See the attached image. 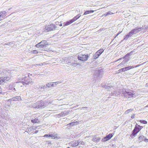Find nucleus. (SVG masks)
Returning <instances> with one entry per match:
<instances>
[{
  "instance_id": "1",
  "label": "nucleus",
  "mask_w": 148,
  "mask_h": 148,
  "mask_svg": "<svg viewBox=\"0 0 148 148\" xmlns=\"http://www.w3.org/2000/svg\"><path fill=\"white\" fill-rule=\"evenodd\" d=\"M123 97L126 98H129L134 97V92L132 90L123 88L122 91Z\"/></svg>"
},
{
  "instance_id": "2",
  "label": "nucleus",
  "mask_w": 148,
  "mask_h": 148,
  "mask_svg": "<svg viewBox=\"0 0 148 148\" xmlns=\"http://www.w3.org/2000/svg\"><path fill=\"white\" fill-rule=\"evenodd\" d=\"M22 82H19L18 83V84L22 83L23 85L25 84H32L33 83L32 82V81L31 79L29 78V77H25L23 79H22Z\"/></svg>"
},
{
  "instance_id": "3",
  "label": "nucleus",
  "mask_w": 148,
  "mask_h": 148,
  "mask_svg": "<svg viewBox=\"0 0 148 148\" xmlns=\"http://www.w3.org/2000/svg\"><path fill=\"white\" fill-rule=\"evenodd\" d=\"M139 125L136 124L134 128V129L132 132V133L130 135V136L132 138H134L137 134L140 131V129H139L138 127Z\"/></svg>"
},
{
  "instance_id": "4",
  "label": "nucleus",
  "mask_w": 148,
  "mask_h": 148,
  "mask_svg": "<svg viewBox=\"0 0 148 148\" xmlns=\"http://www.w3.org/2000/svg\"><path fill=\"white\" fill-rule=\"evenodd\" d=\"M48 43L46 40H42L40 42L35 45V47L37 48H41L43 47H47L48 45Z\"/></svg>"
},
{
  "instance_id": "5",
  "label": "nucleus",
  "mask_w": 148,
  "mask_h": 148,
  "mask_svg": "<svg viewBox=\"0 0 148 148\" xmlns=\"http://www.w3.org/2000/svg\"><path fill=\"white\" fill-rule=\"evenodd\" d=\"M56 28V26L54 24H51L45 27V29L47 32L53 31Z\"/></svg>"
},
{
  "instance_id": "6",
  "label": "nucleus",
  "mask_w": 148,
  "mask_h": 148,
  "mask_svg": "<svg viewBox=\"0 0 148 148\" xmlns=\"http://www.w3.org/2000/svg\"><path fill=\"white\" fill-rule=\"evenodd\" d=\"M88 57V54L86 55L80 54L78 55V59L79 60H80L83 61H86L87 60Z\"/></svg>"
},
{
  "instance_id": "7",
  "label": "nucleus",
  "mask_w": 148,
  "mask_h": 148,
  "mask_svg": "<svg viewBox=\"0 0 148 148\" xmlns=\"http://www.w3.org/2000/svg\"><path fill=\"white\" fill-rule=\"evenodd\" d=\"M143 28L140 27L138 28L135 29L131 30L130 32V33L132 36L133 34L138 33L140 31H141L143 29Z\"/></svg>"
},
{
  "instance_id": "8",
  "label": "nucleus",
  "mask_w": 148,
  "mask_h": 148,
  "mask_svg": "<svg viewBox=\"0 0 148 148\" xmlns=\"http://www.w3.org/2000/svg\"><path fill=\"white\" fill-rule=\"evenodd\" d=\"M113 136L112 134H110L108 135H107L104 138L102 139L101 141L102 142H104L110 140Z\"/></svg>"
},
{
  "instance_id": "9",
  "label": "nucleus",
  "mask_w": 148,
  "mask_h": 148,
  "mask_svg": "<svg viewBox=\"0 0 148 148\" xmlns=\"http://www.w3.org/2000/svg\"><path fill=\"white\" fill-rule=\"evenodd\" d=\"M36 108H44L43 107V104L42 103V102L40 101H38L36 103Z\"/></svg>"
},
{
  "instance_id": "10",
  "label": "nucleus",
  "mask_w": 148,
  "mask_h": 148,
  "mask_svg": "<svg viewBox=\"0 0 148 148\" xmlns=\"http://www.w3.org/2000/svg\"><path fill=\"white\" fill-rule=\"evenodd\" d=\"M79 143V140L78 141L75 140L71 142L70 143V144L72 147H75L78 145Z\"/></svg>"
},
{
  "instance_id": "11",
  "label": "nucleus",
  "mask_w": 148,
  "mask_h": 148,
  "mask_svg": "<svg viewBox=\"0 0 148 148\" xmlns=\"http://www.w3.org/2000/svg\"><path fill=\"white\" fill-rule=\"evenodd\" d=\"M15 84H10L9 86V90H11V92L12 91H16V89L14 88Z\"/></svg>"
},
{
  "instance_id": "12",
  "label": "nucleus",
  "mask_w": 148,
  "mask_h": 148,
  "mask_svg": "<svg viewBox=\"0 0 148 148\" xmlns=\"http://www.w3.org/2000/svg\"><path fill=\"white\" fill-rule=\"evenodd\" d=\"M36 128L34 127H27L25 132L29 133H30V132L32 133V132L34 130H36Z\"/></svg>"
},
{
  "instance_id": "13",
  "label": "nucleus",
  "mask_w": 148,
  "mask_h": 148,
  "mask_svg": "<svg viewBox=\"0 0 148 148\" xmlns=\"http://www.w3.org/2000/svg\"><path fill=\"white\" fill-rule=\"evenodd\" d=\"M132 51L130 53H127L125 56H124L123 57V59H125V60H129L130 57L132 55Z\"/></svg>"
},
{
  "instance_id": "14",
  "label": "nucleus",
  "mask_w": 148,
  "mask_h": 148,
  "mask_svg": "<svg viewBox=\"0 0 148 148\" xmlns=\"http://www.w3.org/2000/svg\"><path fill=\"white\" fill-rule=\"evenodd\" d=\"M11 101H17L21 100V98L20 96H16L15 97H13L10 99Z\"/></svg>"
},
{
  "instance_id": "15",
  "label": "nucleus",
  "mask_w": 148,
  "mask_h": 148,
  "mask_svg": "<svg viewBox=\"0 0 148 148\" xmlns=\"http://www.w3.org/2000/svg\"><path fill=\"white\" fill-rule=\"evenodd\" d=\"M44 137H51V138H57V136L56 135L53 134H45L44 136Z\"/></svg>"
},
{
  "instance_id": "16",
  "label": "nucleus",
  "mask_w": 148,
  "mask_h": 148,
  "mask_svg": "<svg viewBox=\"0 0 148 148\" xmlns=\"http://www.w3.org/2000/svg\"><path fill=\"white\" fill-rule=\"evenodd\" d=\"M6 12L3 11L0 12V21L3 18V17L6 15Z\"/></svg>"
},
{
  "instance_id": "17",
  "label": "nucleus",
  "mask_w": 148,
  "mask_h": 148,
  "mask_svg": "<svg viewBox=\"0 0 148 148\" xmlns=\"http://www.w3.org/2000/svg\"><path fill=\"white\" fill-rule=\"evenodd\" d=\"M2 78L5 83L7 81H9L11 77V76H8L2 77Z\"/></svg>"
},
{
  "instance_id": "18",
  "label": "nucleus",
  "mask_w": 148,
  "mask_h": 148,
  "mask_svg": "<svg viewBox=\"0 0 148 148\" xmlns=\"http://www.w3.org/2000/svg\"><path fill=\"white\" fill-rule=\"evenodd\" d=\"M120 93L119 91H113V92L111 93L110 95L116 96L119 95Z\"/></svg>"
},
{
  "instance_id": "19",
  "label": "nucleus",
  "mask_w": 148,
  "mask_h": 148,
  "mask_svg": "<svg viewBox=\"0 0 148 148\" xmlns=\"http://www.w3.org/2000/svg\"><path fill=\"white\" fill-rule=\"evenodd\" d=\"M79 122L77 121H75L74 122H72L70 123H69L67 125L68 126L69 125H70L71 126H73L74 125H77L79 124Z\"/></svg>"
},
{
  "instance_id": "20",
  "label": "nucleus",
  "mask_w": 148,
  "mask_h": 148,
  "mask_svg": "<svg viewBox=\"0 0 148 148\" xmlns=\"http://www.w3.org/2000/svg\"><path fill=\"white\" fill-rule=\"evenodd\" d=\"M72 19L66 22V23H64L63 25V26H65L69 25L71 24L73 22V21Z\"/></svg>"
},
{
  "instance_id": "21",
  "label": "nucleus",
  "mask_w": 148,
  "mask_h": 148,
  "mask_svg": "<svg viewBox=\"0 0 148 148\" xmlns=\"http://www.w3.org/2000/svg\"><path fill=\"white\" fill-rule=\"evenodd\" d=\"M69 111H65L61 113V114L62 115V116H64L67 115L69 113Z\"/></svg>"
},
{
  "instance_id": "22",
  "label": "nucleus",
  "mask_w": 148,
  "mask_h": 148,
  "mask_svg": "<svg viewBox=\"0 0 148 148\" xmlns=\"http://www.w3.org/2000/svg\"><path fill=\"white\" fill-rule=\"evenodd\" d=\"M31 122L33 123H38L39 122V119L37 118H36L34 119L31 120Z\"/></svg>"
},
{
  "instance_id": "23",
  "label": "nucleus",
  "mask_w": 148,
  "mask_h": 148,
  "mask_svg": "<svg viewBox=\"0 0 148 148\" xmlns=\"http://www.w3.org/2000/svg\"><path fill=\"white\" fill-rule=\"evenodd\" d=\"M101 139V138H93L92 140L94 142H99Z\"/></svg>"
},
{
  "instance_id": "24",
  "label": "nucleus",
  "mask_w": 148,
  "mask_h": 148,
  "mask_svg": "<svg viewBox=\"0 0 148 148\" xmlns=\"http://www.w3.org/2000/svg\"><path fill=\"white\" fill-rule=\"evenodd\" d=\"M99 54L97 53V51L93 56V57L94 59H97L100 56Z\"/></svg>"
},
{
  "instance_id": "25",
  "label": "nucleus",
  "mask_w": 148,
  "mask_h": 148,
  "mask_svg": "<svg viewBox=\"0 0 148 148\" xmlns=\"http://www.w3.org/2000/svg\"><path fill=\"white\" fill-rule=\"evenodd\" d=\"M132 36L130 34V32H129L124 37L123 40H127L128 38Z\"/></svg>"
},
{
  "instance_id": "26",
  "label": "nucleus",
  "mask_w": 148,
  "mask_h": 148,
  "mask_svg": "<svg viewBox=\"0 0 148 148\" xmlns=\"http://www.w3.org/2000/svg\"><path fill=\"white\" fill-rule=\"evenodd\" d=\"M54 83L53 82H50L48 83L47 84H46V86L47 87H50L51 86H54Z\"/></svg>"
},
{
  "instance_id": "27",
  "label": "nucleus",
  "mask_w": 148,
  "mask_h": 148,
  "mask_svg": "<svg viewBox=\"0 0 148 148\" xmlns=\"http://www.w3.org/2000/svg\"><path fill=\"white\" fill-rule=\"evenodd\" d=\"M127 71V70L126 67H125V68H122V69L119 70V72H125Z\"/></svg>"
},
{
  "instance_id": "28",
  "label": "nucleus",
  "mask_w": 148,
  "mask_h": 148,
  "mask_svg": "<svg viewBox=\"0 0 148 148\" xmlns=\"http://www.w3.org/2000/svg\"><path fill=\"white\" fill-rule=\"evenodd\" d=\"M80 16H79V15H77L76 16L74 17L72 20H73L72 21H73V22L76 20Z\"/></svg>"
},
{
  "instance_id": "29",
  "label": "nucleus",
  "mask_w": 148,
  "mask_h": 148,
  "mask_svg": "<svg viewBox=\"0 0 148 148\" xmlns=\"http://www.w3.org/2000/svg\"><path fill=\"white\" fill-rule=\"evenodd\" d=\"M2 108H1V106H0V116L3 119H5V117H3V114L2 113Z\"/></svg>"
},
{
  "instance_id": "30",
  "label": "nucleus",
  "mask_w": 148,
  "mask_h": 148,
  "mask_svg": "<svg viewBox=\"0 0 148 148\" xmlns=\"http://www.w3.org/2000/svg\"><path fill=\"white\" fill-rule=\"evenodd\" d=\"M104 51V50L103 49H99L97 51V53L99 54V55H100L101 53Z\"/></svg>"
},
{
  "instance_id": "31",
  "label": "nucleus",
  "mask_w": 148,
  "mask_h": 148,
  "mask_svg": "<svg viewBox=\"0 0 148 148\" xmlns=\"http://www.w3.org/2000/svg\"><path fill=\"white\" fill-rule=\"evenodd\" d=\"M68 64L69 65H71L72 66H77V65H78L79 64H77V63H71L70 62H68Z\"/></svg>"
},
{
  "instance_id": "32",
  "label": "nucleus",
  "mask_w": 148,
  "mask_h": 148,
  "mask_svg": "<svg viewBox=\"0 0 148 148\" xmlns=\"http://www.w3.org/2000/svg\"><path fill=\"white\" fill-rule=\"evenodd\" d=\"M137 67V66H129L128 67H126V68L127 71V70H129L130 69H132L134 68L135 67Z\"/></svg>"
},
{
  "instance_id": "33",
  "label": "nucleus",
  "mask_w": 148,
  "mask_h": 148,
  "mask_svg": "<svg viewBox=\"0 0 148 148\" xmlns=\"http://www.w3.org/2000/svg\"><path fill=\"white\" fill-rule=\"evenodd\" d=\"M133 110V109H130L127 110L125 112V114H128L129 113L132 112Z\"/></svg>"
},
{
  "instance_id": "34",
  "label": "nucleus",
  "mask_w": 148,
  "mask_h": 148,
  "mask_svg": "<svg viewBox=\"0 0 148 148\" xmlns=\"http://www.w3.org/2000/svg\"><path fill=\"white\" fill-rule=\"evenodd\" d=\"M5 83L2 77H0V85L3 84Z\"/></svg>"
},
{
  "instance_id": "35",
  "label": "nucleus",
  "mask_w": 148,
  "mask_h": 148,
  "mask_svg": "<svg viewBox=\"0 0 148 148\" xmlns=\"http://www.w3.org/2000/svg\"><path fill=\"white\" fill-rule=\"evenodd\" d=\"M113 14V13H112L110 11H109L108 12L106 13V14L105 16H107L111 15Z\"/></svg>"
},
{
  "instance_id": "36",
  "label": "nucleus",
  "mask_w": 148,
  "mask_h": 148,
  "mask_svg": "<svg viewBox=\"0 0 148 148\" xmlns=\"http://www.w3.org/2000/svg\"><path fill=\"white\" fill-rule=\"evenodd\" d=\"M36 103H34V104H31V105L30 106V107L31 108H36Z\"/></svg>"
},
{
  "instance_id": "37",
  "label": "nucleus",
  "mask_w": 148,
  "mask_h": 148,
  "mask_svg": "<svg viewBox=\"0 0 148 148\" xmlns=\"http://www.w3.org/2000/svg\"><path fill=\"white\" fill-rule=\"evenodd\" d=\"M140 122L141 123L144 124H146L147 123V121L145 120H140Z\"/></svg>"
},
{
  "instance_id": "38",
  "label": "nucleus",
  "mask_w": 148,
  "mask_h": 148,
  "mask_svg": "<svg viewBox=\"0 0 148 148\" xmlns=\"http://www.w3.org/2000/svg\"><path fill=\"white\" fill-rule=\"evenodd\" d=\"M45 64V63L43 62L42 63L40 64H36V65H35L36 66H41L42 65H44Z\"/></svg>"
},
{
  "instance_id": "39",
  "label": "nucleus",
  "mask_w": 148,
  "mask_h": 148,
  "mask_svg": "<svg viewBox=\"0 0 148 148\" xmlns=\"http://www.w3.org/2000/svg\"><path fill=\"white\" fill-rule=\"evenodd\" d=\"M124 60H123V61L122 62L124 64L126 63L129 60H125V59H124Z\"/></svg>"
},
{
  "instance_id": "40",
  "label": "nucleus",
  "mask_w": 148,
  "mask_h": 148,
  "mask_svg": "<svg viewBox=\"0 0 148 148\" xmlns=\"http://www.w3.org/2000/svg\"><path fill=\"white\" fill-rule=\"evenodd\" d=\"M112 87V86L111 87L110 86H108L106 85H105L104 86H103V87L106 89H109Z\"/></svg>"
},
{
  "instance_id": "41",
  "label": "nucleus",
  "mask_w": 148,
  "mask_h": 148,
  "mask_svg": "<svg viewBox=\"0 0 148 148\" xmlns=\"http://www.w3.org/2000/svg\"><path fill=\"white\" fill-rule=\"evenodd\" d=\"M54 83V84H55V86H56L57 85H58L59 83H61L62 82H61V81H58V82H55Z\"/></svg>"
},
{
  "instance_id": "42",
  "label": "nucleus",
  "mask_w": 148,
  "mask_h": 148,
  "mask_svg": "<svg viewBox=\"0 0 148 148\" xmlns=\"http://www.w3.org/2000/svg\"><path fill=\"white\" fill-rule=\"evenodd\" d=\"M33 53L34 54H37L38 53V51L36 50H33L32 51Z\"/></svg>"
},
{
  "instance_id": "43",
  "label": "nucleus",
  "mask_w": 148,
  "mask_h": 148,
  "mask_svg": "<svg viewBox=\"0 0 148 148\" xmlns=\"http://www.w3.org/2000/svg\"><path fill=\"white\" fill-rule=\"evenodd\" d=\"M144 138V136L143 135H142L141 136H140L138 137V139L139 140H143V138Z\"/></svg>"
},
{
  "instance_id": "44",
  "label": "nucleus",
  "mask_w": 148,
  "mask_h": 148,
  "mask_svg": "<svg viewBox=\"0 0 148 148\" xmlns=\"http://www.w3.org/2000/svg\"><path fill=\"white\" fill-rule=\"evenodd\" d=\"M89 13H90V11H87L84 12V14L86 15Z\"/></svg>"
},
{
  "instance_id": "45",
  "label": "nucleus",
  "mask_w": 148,
  "mask_h": 148,
  "mask_svg": "<svg viewBox=\"0 0 148 148\" xmlns=\"http://www.w3.org/2000/svg\"><path fill=\"white\" fill-rule=\"evenodd\" d=\"M124 65V64L122 62L121 63L119 64L118 65V67H120V66H121L122 65Z\"/></svg>"
},
{
  "instance_id": "46",
  "label": "nucleus",
  "mask_w": 148,
  "mask_h": 148,
  "mask_svg": "<svg viewBox=\"0 0 148 148\" xmlns=\"http://www.w3.org/2000/svg\"><path fill=\"white\" fill-rule=\"evenodd\" d=\"M57 115L58 118H60L62 116V115L61 114V113L59 114H58Z\"/></svg>"
},
{
  "instance_id": "47",
  "label": "nucleus",
  "mask_w": 148,
  "mask_h": 148,
  "mask_svg": "<svg viewBox=\"0 0 148 148\" xmlns=\"http://www.w3.org/2000/svg\"><path fill=\"white\" fill-rule=\"evenodd\" d=\"M12 44V43L11 42H8L7 43H5V44L3 45H11Z\"/></svg>"
},
{
  "instance_id": "48",
  "label": "nucleus",
  "mask_w": 148,
  "mask_h": 148,
  "mask_svg": "<svg viewBox=\"0 0 148 148\" xmlns=\"http://www.w3.org/2000/svg\"><path fill=\"white\" fill-rule=\"evenodd\" d=\"M79 141L80 142V143H79V144H81V145H83L84 144V143L83 141H79Z\"/></svg>"
},
{
  "instance_id": "49",
  "label": "nucleus",
  "mask_w": 148,
  "mask_h": 148,
  "mask_svg": "<svg viewBox=\"0 0 148 148\" xmlns=\"http://www.w3.org/2000/svg\"><path fill=\"white\" fill-rule=\"evenodd\" d=\"M138 127H139V129H140V130L143 128V127L140 126V125H139Z\"/></svg>"
},
{
  "instance_id": "50",
  "label": "nucleus",
  "mask_w": 148,
  "mask_h": 148,
  "mask_svg": "<svg viewBox=\"0 0 148 148\" xmlns=\"http://www.w3.org/2000/svg\"><path fill=\"white\" fill-rule=\"evenodd\" d=\"M134 116H135V114H133L131 116V118H132V119H133L134 118Z\"/></svg>"
},
{
  "instance_id": "51",
  "label": "nucleus",
  "mask_w": 148,
  "mask_h": 148,
  "mask_svg": "<svg viewBox=\"0 0 148 148\" xmlns=\"http://www.w3.org/2000/svg\"><path fill=\"white\" fill-rule=\"evenodd\" d=\"M123 59V58H120L119 59H118L116 61H119V60H122V59Z\"/></svg>"
},
{
  "instance_id": "52",
  "label": "nucleus",
  "mask_w": 148,
  "mask_h": 148,
  "mask_svg": "<svg viewBox=\"0 0 148 148\" xmlns=\"http://www.w3.org/2000/svg\"><path fill=\"white\" fill-rule=\"evenodd\" d=\"M89 11H90V13H92V12H94L95 11L94 10H89Z\"/></svg>"
},
{
  "instance_id": "53",
  "label": "nucleus",
  "mask_w": 148,
  "mask_h": 148,
  "mask_svg": "<svg viewBox=\"0 0 148 148\" xmlns=\"http://www.w3.org/2000/svg\"><path fill=\"white\" fill-rule=\"evenodd\" d=\"M101 86H102V87H103V86H105V85H104V84H101Z\"/></svg>"
},
{
  "instance_id": "54",
  "label": "nucleus",
  "mask_w": 148,
  "mask_h": 148,
  "mask_svg": "<svg viewBox=\"0 0 148 148\" xmlns=\"http://www.w3.org/2000/svg\"><path fill=\"white\" fill-rule=\"evenodd\" d=\"M2 92V89L0 87V93H1Z\"/></svg>"
},
{
  "instance_id": "55",
  "label": "nucleus",
  "mask_w": 148,
  "mask_h": 148,
  "mask_svg": "<svg viewBox=\"0 0 148 148\" xmlns=\"http://www.w3.org/2000/svg\"><path fill=\"white\" fill-rule=\"evenodd\" d=\"M87 108V107H82V108L81 109H83L84 108Z\"/></svg>"
},
{
  "instance_id": "56",
  "label": "nucleus",
  "mask_w": 148,
  "mask_h": 148,
  "mask_svg": "<svg viewBox=\"0 0 148 148\" xmlns=\"http://www.w3.org/2000/svg\"><path fill=\"white\" fill-rule=\"evenodd\" d=\"M146 87H148V82L147 83H146Z\"/></svg>"
},
{
  "instance_id": "57",
  "label": "nucleus",
  "mask_w": 148,
  "mask_h": 148,
  "mask_svg": "<svg viewBox=\"0 0 148 148\" xmlns=\"http://www.w3.org/2000/svg\"><path fill=\"white\" fill-rule=\"evenodd\" d=\"M146 137L144 136V138H143V140H146Z\"/></svg>"
},
{
  "instance_id": "58",
  "label": "nucleus",
  "mask_w": 148,
  "mask_h": 148,
  "mask_svg": "<svg viewBox=\"0 0 148 148\" xmlns=\"http://www.w3.org/2000/svg\"><path fill=\"white\" fill-rule=\"evenodd\" d=\"M59 25V26H62V24L61 23H60V24Z\"/></svg>"
},
{
  "instance_id": "59",
  "label": "nucleus",
  "mask_w": 148,
  "mask_h": 148,
  "mask_svg": "<svg viewBox=\"0 0 148 148\" xmlns=\"http://www.w3.org/2000/svg\"><path fill=\"white\" fill-rule=\"evenodd\" d=\"M42 88H43V89H45V88H46V87L43 86V87H42Z\"/></svg>"
},
{
  "instance_id": "60",
  "label": "nucleus",
  "mask_w": 148,
  "mask_h": 148,
  "mask_svg": "<svg viewBox=\"0 0 148 148\" xmlns=\"http://www.w3.org/2000/svg\"><path fill=\"white\" fill-rule=\"evenodd\" d=\"M106 14H103V15H102V16H105V15H106Z\"/></svg>"
},
{
  "instance_id": "61",
  "label": "nucleus",
  "mask_w": 148,
  "mask_h": 148,
  "mask_svg": "<svg viewBox=\"0 0 148 148\" xmlns=\"http://www.w3.org/2000/svg\"><path fill=\"white\" fill-rule=\"evenodd\" d=\"M38 132V131H36V132L35 133H36Z\"/></svg>"
},
{
  "instance_id": "62",
  "label": "nucleus",
  "mask_w": 148,
  "mask_h": 148,
  "mask_svg": "<svg viewBox=\"0 0 148 148\" xmlns=\"http://www.w3.org/2000/svg\"><path fill=\"white\" fill-rule=\"evenodd\" d=\"M121 32L118 33L116 36H118Z\"/></svg>"
},
{
  "instance_id": "63",
  "label": "nucleus",
  "mask_w": 148,
  "mask_h": 148,
  "mask_svg": "<svg viewBox=\"0 0 148 148\" xmlns=\"http://www.w3.org/2000/svg\"><path fill=\"white\" fill-rule=\"evenodd\" d=\"M145 107H148V105H147Z\"/></svg>"
},
{
  "instance_id": "64",
  "label": "nucleus",
  "mask_w": 148,
  "mask_h": 148,
  "mask_svg": "<svg viewBox=\"0 0 148 148\" xmlns=\"http://www.w3.org/2000/svg\"><path fill=\"white\" fill-rule=\"evenodd\" d=\"M67 148H70L69 147H68Z\"/></svg>"
}]
</instances>
